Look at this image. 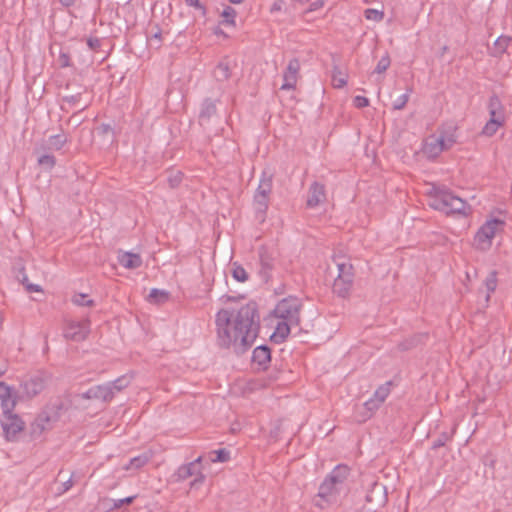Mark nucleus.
I'll return each instance as SVG.
<instances>
[{
  "label": "nucleus",
  "mask_w": 512,
  "mask_h": 512,
  "mask_svg": "<svg viewBox=\"0 0 512 512\" xmlns=\"http://www.w3.org/2000/svg\"><path fill=\"white\" fill-rule=\"evenodd\" d=\"M217 341L222 348L245 353L254 343L260 330L258 305L250 301L237 311L221 309L216 314Z\"/></svg>",
  "instance_id": "obj_1"
},
{
  "label": "nucleus",
  "mask_w": 512,
  "mask_h": 512,
  "mask_svg": "<svg viewBox=\"0 0 512 512\" xmlns=\"http://www.w3.org/2000/svg\"><path fill=\"white\" fill-rule=\"evenodd\" d=\"M19 398L16 388L2 382V432L7 441H17L25 429V422L18 414L13 413Z\"/></svg>",
  "instance_id": "obj_2"
},
{
  "label": "nucleus",
  "mask_w": 512,
  "mask_h": 512,
  "mask_svg": "<svg viewBox=\"0 0 512 512\" xmlns=\"http://www.w3.org/2000/svg\"><path fill=\"white\" fill-rule=\"evenodd\" d=\"M301 308L302 303L296 297L284 298L276 305L274 315L279 318L280 321L277 323L276 329L271 336L272 341L275 343L284 342L291 328L299 327Z\"/></svg>",
  "instance_id": "obj_3"
},
{
  "label": "nucleus",
  "mask_w": 512,
  "mask_h": 512,
  "mask_svg": "<svg viewBox=\"0 0 512 512\" xmlns=\"http://www.w3.org/2000/svg\"><path fill=\"white\" fill-rule=\"evenodd\" d=\"M63 409L64 403L60 399L47 404L30 425L31 437L36 439L40 437L45 430L50 429L52 424L57 422L60 418Z\"/></svg>",
  "instance_id": "obj_4"
},
{
  "label": "nucleus",
  "mask_w": 512,
  "mask_h": 512,
  "mask_svg": "<svg viewBox=\"0 0 512 512\" xmlns=\"http://www.w3.org/2000/svg\"><path fill=\"white\" fill-rule=\"evenodd\" d=\"M429 206L446 214H465L467 203L449 190L434 188Z\"/></svg>",
  "instance_id": "obj_5"
},
{
  "label": "nucleus",
  "mask_w": 512,
  "mask_h": 512,
  "mask_svg": "<svg viewBox=\"0 0 512 512\" xmlns=\"http://www.w3.org/2000/svg\"><path fill=\"white\" fill-rule=\"evenodd\" d=\"M51 381V375L46 371H37L22 382V394H19V401L23 398L32 399L40 394Z\"/></svg>",
  "instance_id": "obj_6"
},
{
  "label": "nucleus",
  "mask_w": 512,
  "mask_h": 512,
  "mask_svg": "<svg viewBox=\"0 0 512 512\" xmlns=\"http://www.w3.org/2000/svg\"><path fill=\"white\" fill-rule=\"evenodd\" d=\"M505 222L494 218L486 221L477 231L474 237V245L479 250H488L491 247V241L496 233L503 229Z\"/></svg>",
  "instance_id": "obj_7"
},
{
  "label": "nucleus",
  "mask_w": 512,
  "mask_h": 512,
  "mask_svg": "<svg viewBox=\"0 0 512 512\" xmlns=\"http://www.w3.org/2000/svg\"><path fill=\"white\" fill-rule=\"evenodd\" d=\"M90 333V320L83 319L81 321L68 320L64 327L63 336L67 340L74 342L84 341Z\"/></svg>",
  "instance_id": "obj_8"
},
{
  "label": "nucleus",
  "mask_w": 512,
  "mask_h": 512,
  "mask_svg": "<svg viewBox=\"0 0 512 512\" xmlns=\"http://www.w3.org/2000/svg\"><path fill=\"white\" fill-rule=\"evenodd\" d=\"M259 257V270L258 274L261 279L267 283L270 278L272 271L275 269L276 256L275 251L270 250L267 246H261L258 249Z\"/></svg>",
  "instance_id": "obj_9"
},
{
  "label": "nucleus",
  "mask_w": 512,
  "mask_h": 512,
  "mask_svg": "<svg viewBox=\"0 0 512 512\" xmlns=\"http://www.w3.org/2000/svg\"><path fill=\"white\" fill-rule=\"evenodd\" d=\"M341 493L340 490L336 488L333 484L327 482L324 480L318 490L317 497L319 498V501H317L315 504L316 506L320 508H325L328 505H331L337 501V496Z\"/></svg>",
  "instance_id": "obj_10"
},
{
  "label": "nucleus",
  "mask_w": 512,
  "mask_h": 512,
  "mask_svg": "<svg viewBox=\"0 0 512 512\" xmlns=\"http://www.w3.org/2000/svg\"><path fill=\"white\" fill-rule=\"evenodd\" d=\"M365 499L375 509L385 506L388 500L386 487L381 483L374 482L368 490Z\"/></svg>",
  "instance_id": "obj_11"
},
{
  "label": "nucleus",
  "mask_w": 512,
  "mask_h": 512,
  "mask_svg": "<svg viewBox=\"0 0 512 512\" xmlns=\"http://www.w3.org/2000/svg\"><path fill=\"white\" fill-rule=\"evenodd\" d=\"M350 475V468L347 465H337L324 480L336 486L343 492L346 489V481Z\"/></svg>",
  "instance_id": "obj_12"
},
{
  "label": "nucleus",
  "mask_w": 512,
  "mask_h": 512,
  "mask_svg": "<svg viewBox=\"0 0 512 512\" xmlns=\"http://www.w3.org/2000/svg\"><path fill=\"white\" fill-rule=\"evenodd\" d=\"M82 399H95L103 401H111L114 397L111 385L103 384L89 388L86 392L80 394Z\"/></svg>",
  "instance_id": "obj_13"
},
{
  "label": "nucleus",
  "mask_w": 512,
  "mask_h": 512,
  "mask_svg": "<svg viewBox=\"0 0 512 512\" xmlns=\"http://www.w3.org/2000/svg\"><path fill=\"white\" fill-rule=\"evenodd\" d=\"M299 69V60L296 58L291 59L283 74L284 83L281 86V90H290L295 88Z\"/></svg>",
  "instance_id": "obj_14"
},
{
  "label": "nucleus",
  "mask_w": 512,
  "mask_h": 512,
  "mask_svg": "<svg viewBox=\"0 0 512 512\" xmlns=\"http://www.w3.org/2000/svg\"><path fill=\"white\" fill-rule=\"evenodd\" d=\"M271 361V350L267 345H261L254 349L252 363L258 369L265 370Z\"/></svg>",
  "instance_id": "obj_15"
},
{
  "label": "nucleus",
  "mask_w": 512,
  "mask_h": 512,
  "mask_svg": "<svg viewBox=\"0 0 512 512\" xmlns=\"http://www.w3.org/2000/svg\"><path fill=\"white\" fill-rule=\"evenodd\" d=\"M326 200L325 186L318 182L311 184L308 192L307 206L310 208L318 206Z\"/></svg>",
  "instance_id": "obj_16"
},
{
  "label": "nucleus",
  "mask_w": 512,
  "mask_h": 512,
  "mask_svg": "<svg viewBox=\"0 0 512 512\" xmlns=\"http://www.w3.org/2000/svg\"><path fill=\"white\" fill-rule=\"evenodd\" d=\"M201 461L202 457L199 456L194 461L181 465L175 473L176 480L184 481L191 476L199 474Z\"/></svg>",
  "instance_id": "obj_17"
},
{
  "label": "nucleus",
  "mask_w": 512,
  "mask_h": 512,
  "mask_svg": "<svg viewBox=\"0 0 512 512\" xmlns=\"http://www.w3.org/2000/svg\"><path fill=\"white\" fill-rule=\"evenodd\" d=\"M217 108L216 102L207 98L204 100L202 104V108L199 113V124L201 126L207 125L210 120L216 116Z\"/></svg>",
  "instance_id": "obj_18"
},
{
  "label": "nucleus",
  "mask_w": 512,
  "mask_h": 512,
  "mask_svg": "<svg viewBox=\"0 0 512 512\" xmlns=\"http://www.w3.org/2000/svg\"><path fill=\"white\" fill-rule=\"evenodd\" d=\"M269 201L270 197L268 196H260L257 194H254L253 199V205L255 209V218L260 222L263 223L266 219V212L269 207Z\"/></svg>",
  "instance_id": "obj_19"
},
{
  "label": "nucleus",
  "mask_w": 512,
  "mask_h": 512,
  "mask_svg": "<svg viewBox=\"0 0 512 512\" xmlns=\"http://www.w3.org/2000/svg\"><path fill=\"white\" fill-rule=\"evenodd\" d=\"M118 262L126 269H136L142 265V258L139 254L131 252H120Z\"/></svg>",
  "instance_id": "obj_20"
},
{
  "label": "nucleus",
  "mask_w": 512,
  "mask_h": 512,
  "mask_svg": "<svg viewBox=\"0 0 512 512\" xmlns=\"http://www.w3.org/2000/svg\"><path fill=\"white\" fill-rule=\"evenodd\" d=\"M443 142L441 140L438 139V137H431L429 138L425 145H424V149H423V152L424 154H426L429 158H435L437 157L442 151H444L443 149Z\"/></svg>",
  "instance_id": "obj_21"
},
{
  "label": "nucleus",
  "mask_w": 512,
  "mask_h": 512,
  "mask_svg": "<svg viewBox=\"0 0 512 512\" xmlns=\"http://www.w3.org/2000/svg\"><path fill=\"white\" fill-rule=\"evenodd\" d=\"M273 186V175L264 171L261 175L259 185L255 194L270 197Z\"/></svg>",
  "instance_id": "obj_22"
},
{
  "label": "nucleus",
  "mask_w": 512,
  "mask_h": 512,
  "mask_svg": "<svg viewBox=\"0 0 512 512\" xmlns=\"http://www.w3.org/2000/svg\"><path fill=\"white\" fill-rule=\"evenodd\" d=\"M353 285V279H343L337 277L333 283V292L340 297L345 298Z\"/></svg>",
  "instance_id": "obj_23"
},
{
  "label": "nucleus",
  "mask_w": 512,
  "mask_h": 512,
  "mask_svg": "<svg viewBox=\"0 0 512 512\" xmlns=\"http://www.w3.org/2000/svg\"><path fill=\"white\" fill-rule=\"evenodd\" d=\"M213 74L217 81L228 80L231 76L230 62L227 59L220 61L215 67Z\"/></svg>",
  "instance_id": "obj_24"
},
{
  "label": "nucleus",
  "mask_w": 512,
  "mask_h": 512,
  "mask_svg": "<svg viewBox=\"0 0 512 512\" xmlns=\"http://www.w3.org/2000/svg\"><path fill=\"white\" fill-rule=\"evenodd\" d=\"M382 403H378V400L374 397H371L369 400H367L361 407L363 410L361 412V418L358 419V421H366L369 419L373 413L379 409Z\"/></svg>",
  "instance_id": "obj_25"
},
{
  "label": "nucleus",
  "mask_w": 512,
  "mask_h": 512,
  "mask_svg": "<svg viewBox=\"0 0 512 512\" xmlns=\"http://www.w3.org/2000/svg\"><path fill=\"white\" fill-rule=\"evenodd\" d=\"M16 277L19 280V282H21L25 286L27 292L31 293V292H41L42 291V288L40 285L29 283L27 275L24 272L23 266H21L19 268V271H18V274L16 275Z\"/></svg>",
  "instance_id": "obj_26"
},
{
  "label": "nucleus",
  "mask_w": 512,
  "mask_h": 512,
  "mask_svg": "<svg viewBox=\"0 0 512 512\" xmlns=\"http://www.w3.org/2000/svg\"><path fill=\"white\" fill-rule=\"evenodd\" d=\"M16 277L19 280V282H21L25 286L27 292L31 293V292H41L42 291V288L40 285L29 283L27 275L24 272L23 266H21L19 268V271H18V274L16 275Z\"/></svg>",
  "instance_id": "obj_27"
},
{
  "label": "nucleus",
  "mask_w": 512,
  "mask_h": 512,
  "mask_svg": "<svg viewBox=\"0 0 512 512\" xmlns=\"http://www.w3.org/2000/svg\"><path fill=\"white\" fill-rule=\"evenodd\" d=\"M151 457H152L151 452H144L143 454L132 458L130 460L129 464L125 467V469H127V470L130 468L139 469V468L143 467L145 464H147L149 462V460L151 459Z\"/></svg>",
  "instance_id": "obj_28"
},
{
  "label": "nucleus",
  "mask_w": 512,
  "mask_h": 512,
  "mask_svg": "<svg viewBox=\"0 0 512 512\" xmlns=\"http://www.w3.org/2000/svg\"><path fill=\"white\" fill-rule=\"evenodd\" d=\"M148 301L154 304H162L169 299V293L165 290L152 289L148 295Z\"/></svg>",
  "instance_id": "obj_29"
},
{
  "label": "nucleus",
  "mask_w": 512,
  "mask_h": 512,
  "mask_svg": "<svg viewBox=\"0 0 512 512\" xmlns=\"http://www.w3.org/2000/svg\"><path fill=\"white\" fill-rule=\"evenodd\" d=\"M485 286L487 289V294L485 297L486 302H489L490 295L496 290L497 287V272L491 271L487 278L485 279Z\"/></svg>",
  "instance_id": "obj_30"
},
{
  "label": "nucleus",
  "mask_w": 512,
  "mask_h": 512,
  "mask_svg": "<svg viewBox=\"0 0 512 512\" xmlns=\"http://www.w3.org/2000/svg\"><path fill=\"white\" fill-rule=\"evenodd\" d=\"M338 267V276L339 278L343 279H353L354 273H353V266L350 263L346 262H337Z\"/></svg>",
  "instance_id": "obj_31"
},
{
  "label": "nucleus",
  "mask_w": 512,
  "mask_h": 512,
  "mask_svg": "<svg viewBox=\"0 0 512 512\" xmlns=\"http://www.w3.org/2000/svg\"><path fill=\"white\" fill-rule=\"evenodd\" d=\"M332 83L335 88H343L347 83V76L337 67L333 69Z\"/></svg>",
  "instance_id": "obj_32"
},
{
  "label": "nucleus",
  "mask_w": 512,
  "mask_h": 512,
  "mask_svg": "<svg viewBox=\"0 0 512 512\" xmlns=\"http://www.w3.org/2000/svg\"><path fill=\"white\" fill-rule=\"evenodd\" d=\"M390 385L391 382H387L378 387L377 390L374 392L373 397L378 400V403H383L386 400V398L390 394Z\"/></svg>",
  "instance_id": "obj_33"
},
{
  "label": "nucleus",
  "mask_w": 512,
  "mask_h": 512,
  "mask_svg": "<svg viewBox=\"0 0 512 512\" xmlns=\"http://www.w3.org/2000/svg\"><path fill=\"white\" fill-rule=\"evenodd\" d=\"M37 162L44 169L51 170L56 164V159L51 154H44L38 157Z\"/></svg>",
  "instance_id": "obj_34"
},
{
  "label": "nucleus",
  "mask_w": 512,
  "mask_h": 512,
  "mask_svg": "<svg viewBox=\"0 0 512 512\" xmlns=\"http://www.w3.org/2000/svg\"><path fill=\"white\" fill-rule=\"evenodd\" d=\"M130 383V379L127 376H121L117 378L113 382L107 383V385H111L113 388V393L122 391L124 388H126Z\"/></svg>",
  "instance_id": "obj_35"
},
{
  "label": "nucleus",
  "mask_w": 512,
  "mask_h": 512,
  "mask_svg": "<svg viewBox=\"0 0 512 512\" xmlns=\"http://www.w3.org/2000/svg\"><path fill=\"white\" fill-rule=\"evenodd\" d=\"M502 125L503 124L495 121L494 119H489V121L486 123V125L484 126V128L482 130V134L485 136L491 137L496 133L498 128Z\"/></svg>",
  "instance_id": "obj_36"
},
{
  "label": "nucleus",
  "mask_w": 512,
  "mask_h": 512,
  "mask_svg": "<svg viewBox=\"0 0 512 512\" xmlns=\"http://www.w3.org/2000/svg\"><path fill=\"white\" fill-rule=\"evenodd\" d=\"M232 276L238 282H245L248 280V274L246 270L242 266L237 265L236 263H234L233 265Z\"/></svg>",
  "instance_id": "obj_37"
},
{
  "label": "nucleus",
  "mask_w": 512,
  "mask_h": 512,
  "mask_svg": "<svg viewBox=\"0 0 512 512\" xmlns=\"http://www.w3.org/2000/svg\"><path fill=\"white\" fill-rule=\"evenodd\" d=\"M212 462H226L230 458V452L226 449H219L210 453Z\"/></svg>",
  "instance_id": "obj_38"
},
{
  "label": "nucleus",
  "mask_w": 512,
  "mask_h": 512,
  "mask_svg": "<svg viewBox=\"0 0 512 512\" xmlns=\"http://www.w3.org/2000/svg\"><path fill=\"white\" fill-rule=\"evenodd\" d=\"M511 41V37L509 36H500L496 39L494 45L495 49L498 53L502 54L506 51L507 47L509 46V43Z\"/></svg>",
  "instance_id": "obj_39"
},
{
  "label": "nucleus",
  "mask_w": 512,
  "mask_h": 512,
  "mask_svg": "<svg viewBox=\"0 0 512 512\" xmlns=\"http://www.w3.org/2000/svg\"><path fill=\"white\" fill-rule=\"evenodd\" d=\"M364 15L367 20H372L375 22H380L384 18L383 11H379L377 9H372V8L366 9L364 12Z\"/></svg>",
  "instance_id": "obj_40"
},
{
  "label": "nucleus",
  "mask_w": 512,
  "mask_h": 512,
  "mask_svg": "<svg viewBox=\"0 0 512 512\" xmlns=\"http://www.w3.org/2000/svg\"><path fill=\"white\" fill-rule=\"evenodd\" d=\"M67 139L63 135L57 134L49 137V144L52 148L56 150H60L64 144L66 143Z\"/></svg>",
  "instance_id": "obj_41"
},
{
  "label": "nucleus",
  "mask_w": 512,
  "mask_h": 512,
  "mask_svg": "<svg viewBox=\"0 0 512 512\" xmlns=\"http://www.w3.org/2000/svg\"><path fill=\"white\" fill-rule=\"evenodd\" d=\"M391 64V60H390V57L388 55V53H386L377 63L376 65V68L374 70L375 73H378V74H381V73H384L390 66Z\"/></svg>",
  "instance_id": "obj_42"
},
{
  "label": "nucleus",
  "mask_w": 512,
  "mask_h": 512,
  "mask_svg": "<svg viewBox=\"0 0 512 512\" xmlns=\"http://www.w3.org/2000/svg\"><path fill=\"white\" fill-rule=\"evenodd\" d=\"M72 302L77 306H93L94 301L92 299H88L86 294H76L72 298Z\"/></svg>",
  "instance_id": "obj_43"
},
{
  "label": "nucleus",
  "mask_w": 512,
  "mask_h": 512,
  "mask_svg": "<svg viewBox=\"0 0 512 512\" xmlns=\"http://www.w3.org/2000/svg\"><path fill=\"white\" fill-rule=\"evenodd\" d=\"M236 10L230 6H226L222 12V17H224V23L226 24H234L236 17Z\"/></svg>",
  "instance_id": "obj_44"
},
{
  "label": "nucleus",
  "mask_w": 512,
  "mask_h": 512,
  "mask_svg": "<svg viewBox=\"0 0 512 512\" xmlns=\"http://www.w3.org/2000/svg\"><path fill=\"white\" fill-rule=\"evenodd\" d=\"M489 111H504L501 101L497 95H492L488 104Z\"/></svg>",
  "instance_id": "obj_45"
},
{
  "label": "nucleus",
  "mask_w": 512,
  "mask_h": 512,
  "mask_svg": "<svg viewBox=\"0 0 512 512\" xmlns=\"http://www.w3.org/2000/svg\"><path fill=\"white\" fill-rule=\"evenodd\" d=\"M439 140H441L443 142V149L444 150H448L450 149L453 144L456 142V139H455V136L453 134H450V135H443L441 134L439 137H438Z\"/></svg>",
  "instance_id": "obj_46"
},
{
  "label": "nucleus",
  "mask_w": 512,
  "mask_h": 512,
  "mask_svg": "<svg viewBox=\"0 0 512 512\" xmlns=\"http://www.w3.org/2000/svg\"><path fill=\"white\" fill-rule=\"evenodd\" d=\"M82 98V92H78L72 95H66L63 97V101L71 106H76Z\"/></svg>",
  "instance_id": "obj_47"
},
{
  "label": "nucleus",
  "mask_w": 512,
  "mask_h": 512,
  "mask_svg": "<svg viewBox=\"0 0 512 512\" xmlns=\"http://www.w3.org/2000/svg\"><path fill=\"white\" fill-rule=\"evenodd\" d=\"M409 100V93H405L403 95H401L393 104V109L394 110H401L403 109L407 102Z\"/></svg>",
  "instance_id": "obj_48"
},
{
  "label": "nucleus",
  "mask_w": 512,
  "mask_h": 512,
  "mask_svg": "<svg viewBox=\"0 0 512 512\" xmlns=\"http://www.w3.org/2000/svg\"><path fill=\"white\" fill-rule=\"evenodd\" d=\"M186 5L189 7H193L197 10H200L203 15L206 14V8L204 5L200 2V0H184Z\"/></svg>",
  "instance_id": "obj_49"
},
{
  "label": "nucleus",
  "mask_w": 512,
  "mask_h": 512,
  "mask_svg": "<svg viewBox=\"0 0 512 512\" xmlns=\"http://www.w3.org/2000/svg\"><path fill=\"white\" fill-rule=\"evenodd\" d=\"M135 498H136V496H129V497H126V498H123V499L115 500L114 504H113V508L119 509L124 504L129 505V504L133 503Z\"/></svg>",
  "instance_id": "obj_50"
},
{
  "label": "nucleus",
  "mask_w": 512,
  "mask_h": 512,
  "mask_svg": "<svg viewBox=\"0 0 512 512\" xmlns=\"http://www.w3.org/2000/svg\"><path fill=\"white\" fill-rule=\"evenodd\" d=\"M182 181V174L177 172L174 175L168 177V182L171 188L177 187Z\"/></svg>",
  "instance_id": "obj_51"
},
{
  "label": "nucleus",
  "mask_w": 512,
  "mask_h": 512,
  "mask_svg": "<svg viewBox=\"0 0 512 512\" xmlns=\"http://www.w3.org/2000/svg\"><path fill=\"white\" fill-rule=\"evenodd\" d=\"M353 102L357 108H364L369 105V99L364 96H356Z\"/></svg>",
  "instance_id": "obj_52"
},
{
  "label": "nucleus",
  "mask_w": 512,
  "mask_h": 512,
  "mask_svg": "<svg viewBox=\"0 0 512 512\" xmlns=\"http://www.w3.org/2000/svg\"><path fill=\"white\" fill-rule=\"evenodd\" d=\"M490 113V119H494L497 122H500L501 124H504L505 116L504 111H489Z\"/></svg>",
  "instance_id": "obj_53"
},
{
  "label": "nucleus",
  "mask_w": 512,
  "mask_h": 512,
  "mask_svg": "<svg viewBox=\"0 0 512 512\" xmlns=\"http://www.w3.org/2000/svg\"><path fill=\"white\" fill-rule=\"evenodd\" d=\"M195 476L196 478L190 483L191 488L199 487L205 480V476L201 473V471H199V474H196Z\"/></svg>",
  "instance_id": "obj_54"
},
{
  "label": "nucleus",
  "mask_w": 512,
  "mask_h": 512,
  "mask_svg": "<svg viewBox=\"0 0 512 512\" xmlns=\"http://www.w3.org/2000/svg\"><path fill=\"white\" fill-rule=\"evenodd\" d=\"M87 45L89 46L90 49L97 50L101 46V41L98 38L90 37L87 40Z\"/></svg>",
  "instance_id": "obj_55"
},
{
  "label": "nucleus",
  "mask_w": 512,
  "mask_h": 512,
  "mask_svg": "<svg viewBox=\"0 0 512 512\" xmlns=\"http://www.w3.org/2000/svg\"><path fill=\"white\" fill-rule=\"evenodd\" d=\"M59 63L61 67H69L70 66V58L67 54L62 53L59 56Z\"/></svg>",
  "instance_id": "obj_56"
},
{
  "label": "nucleus",
  "mask_w": 512,
  "mask_h": 512,
  "mask_svg": "<svg viewBox=\"0 0 512 512\" xmlns=\"http://www.w3.org/2000/svg\"><path fill=\"white\" fill-rule=\"evenodd\" d=\"M98 131L99 133L103 134V135H106L110 132H112V127L110 124H105V123H102L99 127H98Z\"/></svg>",
  "instance_id": "obj_57"
},
{
  "label": "nucleus",
  "mask_w": 512,
  "mask_h": 512,
  "mask_svg": "<svg viewBox=\"0 0 512 512\" xmlns=\"http://www.w3.org/2000/svg\"><path fill=\"white\" fill-rule=\"evenodd\" d=\"M446 440H447V436H446L445 434H444V435H442V437H441V438H439V439H437L436 441H434L432 448H433V449H437V448H439V447L444 446V445H445Z\"/></svg>",
  "instance_id": "obj_58"
},
{
  "label": "nucleus",
  "mask_w": 512,
  "mask_h": 512,
  "mask_svg": "<svg viewBox=\"0 0 512 512\" xmlns=\"http://www.w3.org/2000/svg\"><path fill=\"white\" fill-rule=\"evenodd\" d=\"M324 5V2L323 0H315L314 2L311 3L310 5V11H315V10H318L320 9L321 7H323Z\"/></svg>",
  "instance_id": "obj_59"
},
{
  "label": "nucleus",
  "mask_w": 512,
  "mask_h": 512,
  "mask_svg": "<svg viewBox=\"0 0 512 512\" xmlns=\"http://www.w3.org/2000/svg\"><path fill=\"white\" fill-rule=\"evenodd\" d=\"M69 122H72L75 126H79L82 123V120L78 118V113H74L69 119Z\"/></svg>",
  "instance_id": "obj_60"
},
{
  "label": "nucleus",
  "mask_w": 512,
  "mask_h": 512,
  "mask_svg": "<svg viewBox=\"0 0 512 512\" xmlns=\"http://www.w3.org/2000/svg\"><path fill=\"white\" fill-rule=\"evenodd\" d=\"M73 483H72V480L71 479H68L67 481H65L62 486H63V490L62 492H66L68 491L71 487H72Z\"/></svg>",
  "instance_id": "obj_61"
},
{
  "label": "nucleus",
  "mask_w": 512,
  "mask_h": 512,
  "mask_svg": "<svg viewBox=\"0 0 512 512\" xmlns=\"http://www.w3.org/2000/svg\"><path fill=\"white\" fill-rule=\"evenodd\" d=\"M59 2H60L64 7H70V6L74 5L75 0H59Z\"/></svg>",
  "instance_id": "obj_62"
},
{
  "label": "nucleus",
  "mask_w": 512,
  "mask_h": 512,
  "mask_svg": "<svg viewBox=\"0 0 512 512\" xmlns=\"http://www.w3.org/2000/svg\"><path fill=\"white\" fill-rule=\"evenodd\" d=\"M222 299H225V302H232V301H236V297H233V296H229V295H225L222 297Z\"/></svg>",
  "instance_id": "obj_63"
},
{
  "label": "nucleus",
  "mask_w": 512,
  "mask_h": 512,
  "mask_svg": "<svg viewBox=\"0 0 512 512\" xmlns=\"http://www.w3.org/2000/svg\"><path fill=\"white\" fill-rule=\"evenodd\" d=\"M152 39H157V40H161V31H158L156 32L153 36H152Z\"/></svg>",
  "instance_id": "obj_64"
}]
</instances>
